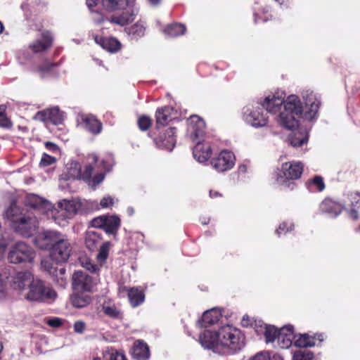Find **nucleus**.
I'll use <instances>...</instances> for the list:
<instances>
[{"instance_id":"nucleus-55","label":"nucleus","mask_w":360,"mask_h":360,"mask_svg":"<svg viewBox=\"0 0 360 360\" xmlns=\"http://www.w3.org/2000/svg\"><path fill=\"white\" fill-rule=\"evenodd\" d=\"M269 8H266L264 9L263 15L264 16H260L259 13L257 11H256V8H255L254 12V20L255 23H258L260 21L265 22L269 20V16L265 15L269 12Z\"/></svg>"},{"instance_id":"nucleus-23","label":"nucleus","mask_w":360,"mask_h":360,"mask_svg":"<svg viewBox=\"0 0 360 360\" xmlns=\"http://www.w3.org/2000/svg\"><path fill=\"white\" fill-rule=\"evenodd\" d=\"M343 209V205L331 198L324 199L319 205L320 211L331 218L338 217Z\"/></svg>"},{"instance_id":"nucleus-51","label":"nucleus","mask_w":360,"mask_h":360,"mask_svg":"<svg viewBox=\"0 0 360 360\" xmlns=\"http://www.w3.org/2000/svg\"><path fill=\"white\" fill-rule=\"evenodd\" d=\"M105 221V215H102L93 219L90 224L92 227L103 229L104 230Z\"/></svg>"},{"instance_id":"nucleus-25","label":"nucleus","mask_w":360,"mask_h":360,"mask_svg":"<svg viewBox=\"0 0 360 360\" xmlns=\"http://www.w3.org/2000/svg\"><path fill=\"white\" fill-rule=\"evenodd\" d=\"M94 39L95 42L100 45L103 49L107 50L111 53H115L120 49L121 44L115 38H104L94 35Z\"/></svg>"},{"instance_id":"nucleus-39","label":"nucleus","mask_w":360,"mask_h":360,"mask_svg":"<svg viewBox=\"0 0 360 360\" xmlns=\"http://www.w3.org/2000/svg\"><path fill=\"white\" fill-rule=\"evenodd\" d=\"M146 27L143 22H137L126 29L127 33L133 39H139L145 34Z\"/></svg>"},{"instance_id":"nucleus-63","label":"nucleus","mask_w":360,"mask_h":360,"mask_svg":"<svg viewBox=\"0 0 360 360\" xmlns=\"http://www.w3.org/2000/svg\"><path fill=\"white\" fill-rule=\"evenodd\" d=\"M270 359L271 360H283L282 356L278 354H272L270 353Z\"/></svg>"},{"instance_id":"nucleus-40","label":"nucleus","mask_w":360,"mask_h":360,"mask_svg":"<svg viewBox=\"0 0 360 360\" xmlns=\"http://www.w3.org/2000/svg\"><path fill=\"white\" fill-rule=\"evenodd\" d=\"M241 325L243 327H253L257 333L262 332V322L261 321H257L253 318L245 315L241 320Z\"/></svg>"},{"instance_id":"nucleus-60","label":"nucleus","mask_w":360,"mask_h":360,"mask_svg":"<svg viewBox=\"0 0 360 360\" xmlns=\"http://www.w3.org/2000/svg\"><path fill=\"white\" fill-rule=\"evenodd\" d=\"M45 147L47 150L52 152H58L59 150L58 146L51 142H46Z\"/></svg>"},{"instance_id":"nucleus-58","label":"nucleus","mask_w":360,"mask_h":360,"mask_svg":"<svg viewBox=\"0 0 360 360\" xmlns=\"http://www.w3.org/2000/svg\"><path fill=\"white\" fill-rule=\"evenodd\" d=\"M102 169L106 172L110 170L112 167V160L111 157H108L105 160L101 161Z\"/></svg>"},{"instance_id":"nucleus-19","label":"nucleus","mask_w":360,"mask_h":360,"mask_svg":"<svg viewBox=\"0 0 360 360\" xmlns=\"http://www.w3.org/2000/svg\"><path fill=\"white\" fill-rule=\"evenodd\" d=\"M35 119L41 122H51L53 124H60L64 119V115L58 107H53L42 111H39L35 115Z\"/></svg>"},{"instance_id":"nucleus-6","label":"nucleus","mask_w":360,"mask_h":360,"mask_svg":"<svg viewBox=\"0 0 360 360\" xmlns=\"http://www.w3.org/2000/svg\"><path fill=\"white\" fill-rule=\"evenodd\" d=\"M53 36L49 31H44L41 32L40 37L31 42L27 49L22 50L18 53V58L22 63L29 60L31 56L29 51L32 53H42L48 51L52 46Z\"/></svg>"},{"instance_id":"nucleus-2","label":"nucleus","mask_w":360,"mask_h":360,"mask_svg":"<svg viewBox=\"0 0 360 360\" xmlns=\"http://www.w3.org/2000/svg\"><path fill=\"white\" fill-rule=\"evenodd\" d=\"M4 216L11 222L13 229L22 236H32L38 228L37 217L31 216L15 201L6 210Z\"/></svg>"},{"instance_id":"nucleus-34","label":"nucleus","mask_w":360,"mask_h":360,"mask_svg":"<svg viewBox=\"0 0 360 360\" xmlns=\"http://www.w3.org/2000/svg\"><path fill=\"white\" fill-rule=\"evenodd\" d=\"M293 344L297 347H307L315 345V340L313 337L307 333L296 334V338L293 340Z\"/></svg>"},{"instance_id":"nucleus-43","label":"nucleus","mask_w":360,"mask_h":360,"mask_svg":"<svg viewBox=\"0 0 360 360\" xmlns=\"http://www.w3.org/2000/svg\"><path fill=\"white\" fill-rule=\"evenodd\" d=\"M111 246V243L109 241L105 242L100 247L99 252L97 255L96 259L98 263L101 265L105 263V260L108 258L110 248Z\"/></svg>"},{"instance_id":"nucleus-56","label":"nucleus","mask_w":360,"mask_h":360,"mask_svg":"<svg viewBox=\"0 0 360 360\" xmlns=\"http://www.w3.org/2000/svg\"><path fill=\"white\" fill-rule=\"evenodd\" d=\"M41 265V267L50 274H54L55 268L53 267V264L49 259H42Z\"/></svg>"},{"instance_id":"nucleus-16","label":"nucleus","mask_w":360,"mask_h":360,"mask_svg":"<svg viewBox=\"0 0 360 360\" xmlns=\"http://www.w3.org/2000/svg\"><path fill=\"white\" fill-rule=\"evenodd\" d=\"M296 338L295 328L292 325L288 324L279 329V334L277 335V341L274 348L276 349H288L293 343V340Z\"/></svg>"},{"instance_id":"nucleus-50","label":"nucleus","mask_w":360,"mask_h":360,"mask_svg":"<svg viewBox=\"0 0 360 360\" xmlns=\"http://www.w3.org/2000/svg\"><path fill=\"white\" fill-rule=\"evenodd\" d=\"M138 125L141 130L146 131L150 127L151 120L150 117L143 115L139 118Z\"/></svg>"},{"instance_id":"nucleus-31","label":"nucleus","mask_w":360,"mask_h":360,"mask_svg":"<svg viewBox=\"0 0 360 360\" xmlns=\"http://www.w3.org/2000/svg\"><path fill=\"white\" fill-rule=\"evenodd\" d=\"M104 231L108 234L115 235L120 226V219L117 215H105Z\"/></svg>"},{"instance_id":"nucleus-53","label":"nucleus","mask_w":360,"mask_h":360,"mask_svg":"<svg viewBox=\"0 0 360 360\" xmlns=\"http://www.w3.org/2000/svg\"><path fill=\"white\" fill-rule=\"evenodd\" d=\"M104 177V174L101 172L95 175L91 179L90 178L89 179L87 180L89 181V185L95 188L103 181Z\"/></svg>"},{"instance_id":"nucleus-46","label":"nucleus","mask_w":360,"mask_h":360,"mask_svg":"<svg viewBox=\"0 0 360 360\" xmlns=\"http://www.w3.org/2000/svg\"><path fill=\"white\" fill-rule=\"evenodd\" d=\"M103 6L108 11H115L123 6L122 0H101Z\"/></svg>"},{"instance_id":"nucleus-8","label":"nucleus","mask_w":360,"mask_h":360,"mask_svg":"<svg viewBox=\"0 0 360 360\" xmlns=\"http://www.w3.org/2000/svg\"><path fill=\"white\" fill-rule=\"evenodd\" d=\"M36 252L32 247L23 242L13 245L8 252V258L11 263H32Z\"/></svg>"},{"instance_id":"nucleus-48","label":"nucleus","mask_w":360,"mask_h":360,"mask_svg":"<svg viewBox=\"0 0 360 360\" xmlns=\"http://www.w3.org/2000/svg\"><path fill=\"white\" fill-rule=\"evenodd\" d=\"M294 229V224L292 221H287L280 224L278 228L276 230V233L280 236L288 232L292 231Z\"/></svg>"},{"instance_id":"nucleus-42","label":"nucleus","mask_w":360,"mask_h":360,"mask_svg":"<svg viewBox=\"0 0 360 360\" xmlns=\"http://www.w3.org/2000/svg\"><path fill=\"white\" fill-rule=\"evenodd\" d=\"M102 309L105 315L113 319L120 318L121 314L120 310L115 306V304L112 303L105 302L103 304Z\"/></svg>"},{"instance_id":"nucleus-61","label":"nucleus","mask_w":360,"mask_h":360,"mask_svg":"<svg viewBox=\"0 0 360 360\" xmlns=\"http://www.w3.org/2000/svg\"><path fill=\"white\" fill-rule=\"evenodd\" d=\"M52 64L47 63L44 67H41L39 68V72L43 75L44 73L48 72L52 68Z\"/></svg>"},{"instance_id":"nucleus-5","label":"nucleus","mask_w":360,"mask_h":360,"mask_svg":"<svg viewBox=\"0 0 360 360\" xmlns=\"http://www.w3.org/2000/svg\"><path fill=\"white\" fill-rule=\"evenodd\" d=\"M302 171L303 165L300 162H285L277 172L276 182L285 188L293 190L295 187L294 180L300 178Z\"/></svg>"},{"instance_id":"nucleus-30","label":"nucleus","mask_w":360,"mask_h":360,"mask_svg":"<svg viewBox=\"0 0 360 360\" xmlns=\"http://www.w3.org/2000/svg\"><path fill=\"white\" fill-rule=\"evenodd\" d=\"M48 217H51L54 221L60 225L65 226L67 223L68 219H70L69 215L62 207L55 208L51 205V209L48 211V213H45Z\"/></svg>"},{"instance_id":"nucleus-62","label":"nucleus","mask_w":360,"mask_h":360,"mask_svg":"<svg viewBox=\"0 0 360 360\" xmlns=\"http://www.w3.org/2000/svg\"><path fill=\"white\" fill-rule=\"evenodd\" d=\"M88 8L92 11V8L97 4L98 0H86Z\"/></svg>"},{"instance_id":"nucleus-49","label":"nucleus","mask_w":360,"mask_h":360,"mask_svg":"<svg viewBox=\"0 0 360 360\" xmlns=\"http://www.w3.org/2000/svg\"><path fill=\"white\" fill-rule=\"evenodd\" d=\"M6 106L4 105H0V127L9 128L12 126V123L7 117L6 114Z\"/></svg>"},{"instance_id":"nucleus-32","label":"nucleus","mask_w":360,"mask_h":360,"mask_svg":"<svg viewBox=\"0 0 360 360\" xmlns=\"http://www.w3.org/2000/svg\"><path fill=\"white\" fill-rule=\"evenodd\" d=\"M101 242V236L98 232L91 229L86 231L85 236V245L88 249L90 250H94Z\"/></svg>"},{"instance_id":"nucleus-37","label":"nucleus","mask_w":360,"mask_h":360,"mask_svg":"<svg viewBox=\"0 0 360 360\" xmlns=\"http://www.w3.org/2000/svg\"><path fill=\"white\" fill-rule=\"evenodd\" d=\"M307 141V134H303L300 131L292 132L288 136V141L290 144L294 147L300 146L304 143H306Z\"/></svg>"},{"instance_id":"nucleus-20","label":"nucleus","mask_w":360,"mask_h":360,"mask_svg":"<svg viewBox=\"0 0 360 360\" xmlns=\"http://www.w3.org/2000/svg\"><path fill=\"white\" fill-rule=\"evenodd\" d=\"M175 130L174 127H169L160 134L155 139L156 146L161 149L172 151L176 143Z\"/></svg>"},{"instance_id":"nucleus-22","label":"nucleus","mask_w":360,"mask_h":360,"mask_svg":"<svg viewBox=\"0 0 360 360\" xmlns=\"http://www.w3.org/2000/svg\"><path fill=\"white\" fill-rule=\"evenodd\" d=\"M344 209L347 212L349 217L356 220L359 217L357 208L360 207V193H351L347 195L344 201Z\"/></svg>"},{"instance_id":"nucleus-44","label":"nucleus","mask_w":360,"mask_h":360,"mask_svg":"<svg viewBox=\"0 0 360 360\" xmlns=\"http://www.w3.org/2000/svg\"><path fill=\"white\" fill-rule=\"evenodd\" d=\"M314 354L307 349H298L293 352L292 360H312Z\"/></svg>"},{"instance_id":"nucleus-33","label":"nucleus","mask_w":360,"mask_h":360,"mask_svg":"<svg viewBox=\"0 0 360 360\" xmlns=\"http://www.w3.org/2000/svg\"><path fill=\"white\" fill-rule=\"evenodd\" d=\"M91 300L90 296L83 292L75 293L70 297L72 304L76 308L86 307Z\"/></svg>"},{"instance_id":"nucleus-1","label":"nucleus","mask_w":360,"mask_h":360,"mask_svg":"<svg viewBox=\"0 0 360 360\" xmlns=\"http://www.w3.org/2000/svg\"><path fill=\"white\" fill-rule=\"evenodd\" d=\"M304 101L303 106L300 98L295 94L288 96L277 90L269 94L262 101L246 105L242 109V119L252 127H264L269 122L267 112L274 115L278 124L288 129L298 126V119L313 121L317 118L321 101L314 91L309 89L302 93Z\"/></svg>"},{"instance_id":"nucleus-45","label":"nucleus","mask_w":360,"mask_h":360,"mask_svg":"<svg viewBox=\"0 0 360 360\" xmlns=\"http://www.w3.org/2000/svg\"><path fill=\"white\" fill-rule=\"evenodd\" d=\"M310 189L314 191H322L325 188L323 179L320 176H316L309 181Z\"/></svg>"},{"instance_id":"nucleus-36","label":"nucleus","mask_w":360,"mask_h":360,"mask_svg":"<svg viewBox=\"0 0 360 360\" xmlns=\"http://www.w3.org/2000/svg\"><path fill=\"white\" fill-rule=\"evenodd\" d=\"M263 330L266 343H271L273 347H274L277 341V335L279 334V330L273 326L267 325L262 326Z\"/></svg>"},{"instance_id":"nucleus-10","label":"nucleus","mask_w":360,"mask_h":360,"mask_svg":"<svg viewBox=\"0 0 360 360\" xmlns=\"http://www.w3.org/2000/svg\"><path fill=\"white\" fill-rule=\"evenodd\" d=\"M63 236L56 230H44L37 235L34 243L39 248L50 251Z\"/></svg>"},{"instance_id":"nucleus-7","label":"nucleus","mask_w":360,"mask_h":360,"mask_svg":"<svg viewBox=\"0 0 360 360\" xmlns=\"http://www.w3.org/2000/svg\"><path fill=\"white\" fill-rule=\"evenodd\" d=\"M55 291L49 286L46 285L44 283L34 278L32 284L28 288V291L24 293V297L30 301L46 302L55 298Z\"/></svg>"},{"instance_id":"nucleus-3","label":"nucleus","mask_w":360,"mask_h":360,"mask_svg":"<svg viewBox=\"0 0 360 360\" xmlns=\"http://www.w3.org/2000/svg\"><path fill=\"white\" fill-rule=\"evenodd\" d=\"M205 123L198 115H191L188 120V131L193 142H196L193 150L194 158L199 162H206L211 156L212 150L209 143L202 140L205 134Z\"/></svg>"},{"instance_id":"nucleus-38","label":"nucleus","mask_w":360,"mask_h":360,"mask_svg":"<svg viewBox=\"0 0 360 360\" xmlns=\"http://www.w3.org/2000/svg\"><path fill=\"white\" fill-rule=\"evenodd\" d=\"M10 274L9 267H0V299L3 298L6 295V283Z\"/></svg>"},{"instance_id":"nucleus-14","label":"nucleus","mask_w":360,"mask_h":360,"mask_svg":"<svg viewBox=\"0 0 360 360\" xmlns=\"http://www.w3.org/2000/svg\"><path fill=\"white\" fill-rule=\"evenodd\" d=\"M77 127L97 135L102 131V124L95 116L89 114L79 115L77 119Z\"/></svg>"},{"instance_id":"nucleus-57","label":"nucleus","mask_w":360,"mask_h":360,"mask_svg":"<svg viewBox=\"0 0 360 360\" xmlns=\"http://www.w3.org/2000/svg\"><path fill=\"white\" fill-rule=\"evenodd\" d=\"M86 328V324L82 321H77L74 323V330L79 334L84 333Z\"/></svg>"},{"instance_id":"nucleus-64","label":"nucleus","mask_w":360,"mask_h":360,"mask_svg":"<svg viewBox=\"0 0 360 360\" xmlns=\"http://www.w3.org/2000/svg\"><path fill=\"white\" fill-rule=\"evenodd\" d=\"M238 171L240 173H246L248 172V167L245 165H240L238 167Z\"/></svg>"},{"instance_id":"nucleus-47","label":"nucleus","mask_w":360,"mask_h":360,"mask_svg":"<svg viewBox=\"0 0 360 360\" xmlns=\"http://www.w3.org/2000/svg\"><path fill=\"white\" fill-rule=\"evenodd\" d=\"M80 264L82 267L91 273H96L99 270L98 266L95 264L90 259L87 257L81 258Z\"/></svg>"},{"instance_id":"nucleus-24","label":"nucleus","mask_w":360,"mask_h":360,"mask_svg":"<svg viewBox=\"0 0 360 360\" xmlns=\"http://www.w3.org/2000/svg\"><path fill=\"white\" fill-rule=\"evenodd\" d=\"M177 112L172 107H162L158 108L155 112L156 125L158 127L165 126L169 122L178 118Z\"/></svg>"},{"instance_id":"nucleus-41","label":"nucleus","mask_w":360,"mask_h":360,"mask_svg":"<svg viewBox=\"0 0 360 360\" xmlns=\"http://www.w3.org/2000/svg\"><path fill=\"white\" fill-rule=\"evenodd\" d=\"M105 360H127L126 356L113 348H106L103 352Z\"/></svg>"},{"instance_id":"nucleus-27","label":"nucleus","mask_w":360,"mask_h":360,"mask_svg":"<svg viewBox=\"0 0 360 360\" xmlns=\"http://www.w3.org/2000/svg\"><path fill=\"white\" fill-rule=\"evenodd\" d=\"M82 207L81 201L76 199L63 200L58 202V207H62L70 218L77 214L81 210Z\"/></svg>"},{"instance_id":"nucleus-54","label":"nucleus","mask_w":360,"mask_h":360,"mask_svg":"<svg viewBox=\"0 0 360 360\" xmlns=\"http://www.w3.org/2000/svg\"><path fill=\"white\" fill-rule=\"evenodd\" d=\"M115 204V199L111 196L103 197L100 202V205L102 208H110Z\"/></svg>"},{"instance_id":"nucleus-9","label":"nucleus","mask_w":360,"mask_h":360,"mask_svg":"<svg viewBox=\"0 0 360 360\" xmlns=\"http://www.w3.org/2000/svg\"><path fill=\"white\" fill-rule=\"evenodd\" d=\"M93 167L89 165L86 167L84 171L82 172L80 164L74 160H70L65 165V168L60 177L64 180L83 179H89L92 176Z\"/></svg>"},{"instance_id":"nucleus-12","label":"nucleus","mask_w":360,"mask_h":360,"mask_svg":"<svg viewBox=\"0 0 360 360\" xmlns=\"http://www.w3.org/2000/svg\"><path fill=\"white\" fill-rule=\"evenodd\" d=\"M34 278L33 275L29 271L18 272L11 277L10 285L14 290L18 291L24 296Z\"/></svg>"},{"instance_id":"nucleus-59","label":"nucleus","mask_w":360,"mask_h":360,"mask_svg":"<svg viewBox=\"0 0 360 360\" xmlns=\"http://www.w3.org/2000/svg\"><path fill=\"white\" fill-rule=\"evenodd\" d=\"M47 324L53 328H58L62 325V320L60 318H53L47 321Z\"/></svg>"},{"instance_id":"nucleus-13","label":"nucleus","mask_w":360,"mask_h":360,"mask_svg":"<svg viewBox=\"0 0 360 360\" xmlns=\"http://www.w3.org/2000/svg\"><path fill=\"white\" fill-rule=\"evenodd\" d=\"M127 9L121 15L110 18L109 22L121 26H124L132 22L139 13V8L136 6V0H125Z\"/></svg>"},{"instance_id":"nucleus-35","label":"nucleus","mask_w":360,"mask_h":360,"mask_svg":"<svg viewBox=\"0 0 360 360\" xmlns=\"http://www.w3.org/2000/svg\"><path fill=\"white\" fill-rule=\"evenodd\" d=\"M186 27L182 24L174 23L167 26L163 30L164 34L167 37H176L184 34Z\"/></svg>"},{"instance_id":"nucleus-29","label":"nucleus","mask_w":360,"mask_h":360,"mask_svg":"<svg viewBox=\"0 0 360 360\" xmlns=\"http://www.w3.org/2000/svg\"><path fill=\"white\" fill-rule=\"evenodd\" d=\"M131 354L136 360H146L150 356L148 347L143 341L136 340L134 343Z\"/></svg>"},{"instance_id":"nucleus-21","label":"nucleus","mask_w":360,"mask_h":360,"mask_svg":"<svg viewBox=\"0 0 360 360\" xmlns=\"http://www.w3.org/2000/svg\"><path fill=\"white\" fill-rule=\"evenodd\" d=\"M218 342V331L214 332L206 330L201 333L199 336V342L202 347L205 349H212L215 352L219 349Z\"/></svg>"},{"instance_id":"nucleus-11","label":"nucleus","mask_w":360,"mask_h":360,"mask_svg":"<svg viewBox=\"0 0 360 360\" xmlns=\"http://www.w3.org/2000/svg\"><path fill=\"white\" fill-rule=\"evenodd\" d=\"M59 240L50 250V257L57 263L65 262L72 251L71 244L65 235Z\"/></svg>"},{"instance_id":"nucleus-17","label":"nucleus","mask_w":360,"mask_h":360,"mask_svg":"<svg viewBox=\"0 0 360 360\" xmlns=\"http://www.w3.org/2000/svg\"><path fill=\"white\" fill-rule=\"evenodd\" d=\"M25 206L32 208L35 212L45 214L51 209V203L34 193L27 194L24 200Z\"/></svg>"},{"instance_id":"nucleus-28","label":"nucleus","mask_w":360,"mask_h":360,"mask_svg":"<svg viewBox=\"0 0 360 360\" xmlns=\"http://www.w3.org/2000/svg\"><path fill=\"white\" fill-rule=\"evenodd\" d=\"M221 316V312L219 308H212L205 311L202 316L200 322L202 327H207L218 322Z\"/></svg>"},{"instance_id":"nucleus-18","label":"nucleus","mask_w":360,"mask_h":360,"mask_svg":"<svg viewBox=\"0 0 360 360\" xmlns=\"http://www.w3.org/2000/svg\"><path fill=\"white\" fill-rule=\"evenodd\" d=\"M93 278L82 271H76L72 276V285L75 290L91 291L94 286Z\"/></svg>"},{"instance_id":"nucleus-4","label":"nucleus","mask_w":360,"mask_h":360,"mask_svg":"<svg viewBox=\"0 0 360 360\" xmlns=\"http://www.w3.org/2000/svg\"><path fill=\"white\" fill-rule=\"evenodd\" d=\"M218 341L219 349L230 354H236L245 346L244 335L239 329L231 325H226L219 328Z\"/></svg>"},{"instance_id":"nucleus-26","label":"nucleus","mask_w":360,"mask_h":360,"mask_svg":"<svg viewBox=\"0 0 360 360\" xmlns=\"http://www.w3.org/2000/svg\"><path fill=\"white\" fill-rule=\"evenodd\" d=\"M124 289L127 292L129 302L132 307H137L142 304L145 300V294L143 290L137 287Z\"/></svg>"},{"instance_id":"nucleus-15","label":"nucleus","mask_w":360,"mask_h":360,"mask_svg":"<svg viewBox=\"0 0 360 360\" xmlns=\"http://www.w3.org/2000/svg\"><path fill=\"white\" fill-rule=\"evenodd\" d=\"M211 165L217 172H226L234 166L235 155L232 152L224 150L220 152L217 158L211 161Z\"/></svg>"},{"instance_id":"nucleus-52","label":"nucleus","mask_w":360,"mask_h":360,"mask_svg":"<svg viewBox=\"0 0 360 360\" xmlns=\"http://www.w3.org/2000/svg\"><path fill=\"white\" fill-rule=\"evenodd\" d=\"M56 161V159L54 157L44 153L40 161V165L46 167L55 163Z\"/></svg>"}]
</instances>
